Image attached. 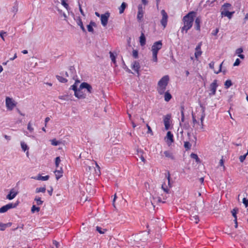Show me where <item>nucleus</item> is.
Listing matches in <instances>:
<instances>
[{"mask_svg":"<svg viewBox=\"0 0 248 248\" xmlns=\"http://www.w3.org/2000/svg\"><path fill=\"white\" fill-rule=\"evenodd\" d=\"M167 179L168 180V183L169 188H168V186L166 185V183L164 182L162 184L161 188L163 190V191L165 193V194H161L160 195L158 192L155 196H153V202H152V204L154 203H165V200L167 199L168 197L167 194H169L170 193V188L171 187V185L170 183V176L169 172H168V174L166 176Z\"/></svg>","mask_w":248,"mask_h":248,"instance_id":"obj_1","label":"nucleus"},{"mask_svg":"<svg viewBox=\"0 0 248 248\" xmlns=\"http://www.w3.org/2000/svg\"><path fill=\"white\" fill-rule=\"evenodd\" d=\"M196 15V13L195 12L191 11L183 17V26L180 28L182 33H186L188 31L192 28Z\"/></svg>","mask_w":248,"mask_h":248,"instance_id":"obj_2","label":"nucleus"},{"mask_svg":"<svg viewBox=\"0 0 248 248\" xmlns=\"http://www.w3.org/2000/svg\"><path fill=\"white\" fill-rule=\"evenodd\" d=\"M169 80L170 78L168 75L163 76L159 80L157 83V91L159 94L161 95L164 94Z\"/></svg>","mask_w":248,"mask_h":248,"instance_id":"obj_3","label":"nucleus"},{"mask_svg":"<svg viewBox=\"0 0 248 248\" xmlns=\"http://www.w3.org/2000/svg\"><path fill=\"white\" fill-rule=\"evenodd\" d=\"M162 47V43L161 41H156L153 44L151 49L153 54V62H157V54L158 51L161 49Z\"/></svg>","mask_w":248,"mask_h":248,"instance_id":"obj_4","label":"nucleus"},{"mask_svg":"<svg viewBox=\"0 0 248 248\" xmlns=\"http://www.w3.org/2000/svg\"><path fill=\"white\" fill-rule=\"evenodd\" d=\"M232 9V5L229 3H225L222 6V11L221 15L222 17L226 16L229 19H231L234 11L230 12L229 10Z\"/></svg>","mask_w":248,"mask_h":248,"instance_id":"obj_5","label":"nucleus"},{"mask_svg":"<svg viewBox=\"0 0 248 248\" xmlns=\"http://www.w3.org/2000/svg\"><path fill=\"white\" fill-rule=\"evenodd\" d=\"M161 14L162 16V18L160 20V23L161 25L163 26V29H165L167 25L168 20V15L167 13L166 12L165 10H162L161 11Z\"/></svg>","mask_w":248,"mask_h":248,"instance_id":"obj_6","label":"nucleus"},{"mask_svg":"<svg viewBox=\"0 0 248 248\" xmlns=\"http://www.w3.org/2000/svg\"><path fill=\"white\" fill-rule=\"evenodd\" d=\"M17 204L18 203H10L3 206L0 208V213H5L10 209L15 208Z\"/></svg>","mask_w":248,"mask_h":248,"instance_id":"obj_7","label":"nucleus"},{"mask_svg":"<svg viewBox=\"0 0 248 248\" xmlns=\"http://www.w3.org/2000/svg\"><path fill=\"white\" fill-rule=\"evenodd\" d=\"M5 103L7 109L10 110H12L16 106V104L13 101L12 99L9 97H6Z\"/></svg>","mask_w":248,"mask_h":248,"instance_id":"obj_8","label":"nucleus"},{"mask_svg":"<svg viewBox=\"0 0 248 248\" xmlns=\"http://www.w3.org/2000/svg\"><path fill=\"white\" fill-rule=\"evenodd\" d=\"M109 16L110 14L108 12H107L105 14L101 15L100 17L101 24L104 27L107 26Z\"/></svg>","mask_w":248,"mask_h":248,"instance_id":"obj_9","label":"nucleus"},{"mask_svg":"<svg viewBox=\"0 0 248 248\" xmlns=\"http://www.w3.org/2000/svg\"><path fill=\"white\" fill-rule=\"evenodd\" d=\"M217 81V79H215L213 82L210 85V91L211 93H209L210 95H215L216 93V90L218 86Z\"/></svg>","mask_w":248,"mask_h":248,"instance_id":"obj_10","label":"nucleus"},{"mask_svg":"<svg viewBox=\"0 0 248 248\" xmlns=\"http://www.w3.org/2000/svg\"><path fill=\"white\" fill-rule=\"evenodd\" d=\"M138 11L137 14V19L138 21L141 22L143 20V15H144V10L141 5H139L138 7Z\"/></svg>","mask_w":248,"mask_h":248,"instance_id":"obj_11","label":"nucleus"},{"mask_svg":"<svg viewBox=\"0 0 248 248\" xmlns=\"http://www.w3.org/2000/svg\"><path fill=\"white\" fill-rule=\"evenodd\" d=\"M170 114H167L164 118L163 121L166 130H168L170 128Z\"/></svg>","mask_w":248,"mask_h":248,"instance_id":"obj_12","label":"nucleus"},{"mask_svg":"<svg viewBox=\"0 0 248 248\" xmlns=\"http://www.w3.org/2000/svg\"><path fill=\"white\" fill-rule=\"evenodd\" d=\"M82 89L83 88H80V86L78 91L76 92V93H75V96L78 99H83L86 96V94L82 91Z\"/></svg>","mask_w":248,"mask_h":248,"instance_id":"obj_13","label":"nucleus"},{"mask_svg":"<svg viewBox=\"0 0 248 248\" xmlns=\"http://www.w3.org/2000/svg\"><path fill=\"white\" fill-rule=\"evenodd\" d=\"M202 45V43L200 42L198 44V45L197 46L196 48H195V58L198 59V58L202 55V51L201 50V46Z\"/></svg>","mask_w":248,"mask_h":248,"instance_id":"obj_14","label":"nucleus"},{"mask_svg":"<svg viewBox=\"0 0 248 248\" xmlns=\"http://www.w3.org/2000/svg\"><path fill=\"white\" fill-rule=\"evenodd\" d=\"M17 194L18 192L14 188H12L10 190L9 193L7 195L6 199L9 200H13L16 197Z\"/></svg>","mask_w":248,"mask_h":248,"instance_id":"obj_15","label":"nucleus"},{"mask_svg":"<svg viewBox=\"0 0 248 248\" xmlns=\"http://www.w3.org/2000/svg\"><path fill=\"white\" fill-rule=\"evenodd\" d=\"M80 88L86 89L88 93H91L92 92V87L87 82H82L80 84Z\"/></svg>","mask_w":248,"mask_h":248,"instance_id":"obj_16","label":"nucleus"},{"mask_svg":"<svg viewBox=\"0 0 248 248\" xmlns=\"http://www.w3.org/2000/svg\"><path fill=\"white\" fill-rule=\"evenodd\" d=\"M201 17L198 16L196 18L195 20V28L198 31L201 30Z\"/></svg>","mask_w":248,"mask_h":248,"instance_id":"obj_17","label":"nucleus"},{"mask_svg":"<svg viewBox=\"0 0 248 248\" xmlns=\"http://www.w3.org/2000/svg\"><path fill=\"white\" fill-rule=\"evenodd\" d=\"M132 68L133 70H134L135 72H136L138 74L139 73V70L140 68V65L138 62L135 61L133 63L132 65Z\"/></svg>","mask_w":248,"mask_h":248,"instance_id":"obj_18","label":"nucleus"},{"mask_svg":"<svg viewBox=\"0 0 248 248\" xmlns=\"http://www.w3.org/2000/svg\"><path fill=\"white\" fill-rule=\"evenodd\" d=\"M54 173L57 180L61 178L63 175V170L62 168L60 167L59 170H56L54 171Z\"/></svg>","mask_w":248,"mask_h":248,"instance_id":"obj_19","label":"nucleus"},{"mask_svg":"<svg viewBox=\"0 0 248 248\" xmlns=\"http://www.w3.org/2000/svg\"><path fill=\"white\" fill-rule=\"evenodd\" d=\"M140 43L141 46H144L146 44V38L142 31L140 37Z\"/></svg>","mask_w":248,"mask_h":248,"instance_id":"obj_20","label":"nucleus"},{"mask_svg":"<svg viewBox=\"0 0 248 248\" xmlns=\"http://www.w3.org/2000/svg\"><path fill=\"white\" fill-rule=\"evenodd\" d=\"M12 224V223L11 222H9L5 224L0 223V231H4L6 228L11 227Z\"/></svg>","mask_w":248,"mask_h":248,"instance_id":"obj_21","label":"nucleus"},{"mask_svg":"<svg viewBox=\"0 0 248 248\" xmlns=\"http://www.w3.org/2000/svg\"><path fill=\"white\" fill-rule=\"evenodd\" d=\"M49 178V175H46V176H42L40 175H38L36 177H32V178L34 179H36V180H42V181H46Z\"/></svg>","mask_w":248,"mask_h":248,"instance_id":"obj_22","label":"nucleus"},{"mask_svg":"<svg viewBox=\"0 0 248 248\" xmlns=\"http://www.w3.org/2000/svg\"><path fill=\"white\" fill-rule=\"evenodd\" d=\"M164 154L166 157L170 158L172 160L174 159V155L171 152L169 151H166L164 152Z\"/></svg>","mask_w":248,"mask_h":248,"instance_id":"obj_23","label":"nucleus"},{"mask_svg":"<svg viewBox=\"0 0 248 248\" xmlns=\"http://www.w3.org/2000/svg\"><path fill=\"white\" fill-rule=\"evenodd\" d=\"M164 93V99L166 102H169L171 98H172V96L170 93L168 92H165Z\"/></svg>","mask_w":248,"mask_h":248,"instance_id":"obj_24","label":"nucleus"},{"mask_svg":"<svg viewBox=\"0 0 248 248\" xmlns=\"http://www.w3.org/2000/svg\"><path fill=\"white\" fill-rule=\"evenodd\" d=\"M126 6H127V5L125 2H123L122 3L121 6L119 8V13L120 14H122L124 13Z\"/></svg>","mask_w":248,"mask_h":248,"instance_id":"obj_25","label":"nucleus"},{"mask_svg":"<svg viewBox=\"0 0 248 248\" xmlns=\"http://www.w3.org/2000/svg\"><path fill=\"white\" fill-rule=\"evenodd\" d=\"M167 138L170 140V143L173 142V135L170 131H168L167 133Z\"/></svg>","mask_w":248,"mask_h":248,"instance_id":"obj_26","label":"nucleus"},{"mask_svg":"<svg viewBox=\"0 0 248 248\" xmlns=\"http://www.w3.org/2000/svg\"><path fill=\"white\" fill-rule=\"evenodd\" d=\"M46 190V186L37 187L35 189V192L38 193L40 192L45 193Z\"/></svg>","mask_w":248,"mask_h":248,"instance_id":"obj_27","label":"nucleus"},{"mask_svg":"<svg viewBox=\"0 0 248 248\" xmlns=\"http://www.w3.org/2000/svg\"><path fill=\"white\" fill-rule=\"evenodd\" d=\"M34 201L36 202V204L37 205H42L44 202L43 201L41 200V198L38 196L35 197V198H34Z\"/></svg>","mask_w":248,"mask_h":248,"instance_id":"obj_28","label":"nucleus"},{"mask_svg":"<svg viewBox=\"0 0 248 248\" xmlns=\"http://www.w3.org/2000/svg\"><path fill=\"white\" fill-rule=\"evenodd\" d=\"M232 82L231 80L228 79L225 82L224 86L226 89H228L232 85Z\"/></svg>","mask_w":248,"mask_h":248,"instance_id":"obj_29","label":"nucleus"},{"mask_svg":"<svg viewBox=\"0 0 248 248\" xmlns=\"http://www.w3.org/2000/svg\"><path fill=\"white\" fill-rule=\"evenodd\" d=\"M184 147L186 150L188 151L190 149L191 147V144L188 141H185L184 142Z\"/></svg>","mask_w":248,"mask_h":248,"instance_id":"obj_30","label":"nucleus"},{"mask_svg":"<svg viewBox=\"0 0 248 248\" xmlns=\"http://www.w3.org/2000/svg\"><path fill=\"white\" fill-rule=\"evenodd\" d=\"M62 4L65 8L67 10L70 9L68 4L66 2V0H61Z\"/></svg>","mask_w":248,"mask_h":248,"instance_id":"obj_31","label":"nucleus"},{"mask_svg":"<svg viewBox=\"0 0 248 248\" xmlns=\"http://www.w3.org/2000/svg\"><path fill=\"white\" fill-rule=\"evenodd\" d=\"M96 230L100 234H104L107 231L106 229H102L101 227L97 226Z\"/></svg>","mask_w":248,"mask_h":248,"instance_id":"obj_32","label":"nucleus"},{"mask_svg":"<svg viewBox=\"0 0 248 248\" xmlns=\"http://www.w3.org/2000/svg\"><path fill=\"white\" fill-rule=\"evenodd\" d=\"M56 78L57 79L62 83H66L67 81V80L65 78L62 76H57Z\"/></svg>","mask_w":248,"mask_h":248,"instance_id":"obj_33","label":"nucleus"},{"mask_svg":"<svg viewBox=\"0 0 248 248\" xmlns=\"http://www.w3.org/2000/svg\"><path fill=\"white\" fill-rule=\"evenodd\" d=\"M237 211H238V209H233L232 211V216L234 217V220L236 221V222L237 223V216H236V214H237Z\"/></svg>","mask_w":248,"mask_h":248,"instance_id":"obj_34","label":"nucleus"},{"mask_svg":"<svg viewBox=\"0 0 248 248\" xmlns=\"http://www.w3.org/2000/svg\"><path fill=\"white\" fill-rule=\"evenodd\" d=\"M40 207H37L35 205H33L31 209V211L32 213H34L35 211L38 212L40 211Z\"/></svg>","mask_w":248,"mask_h":248,"instance_id":"obj_35","label":"nucleus"},{"mask_svg":"<svg viewBox=\"0 0 248 248\" xmlns=\"http://www.w3.org/2000/svg\"><path fill=\"white\" fill-rule=\"evenodd\" d=\"M91 24H93V25H94L95 23L94 22H91L90 23V24L87 25L88 31L89 32H93V29L92 26L91 25Z\"/></svg>","mask_w":248,"mask_h":248,"instance_id":"obj_36","label":"nucleus"},{"mask_svg":"<svg viewBox=\"0 0 248 248\" xmlns=\"http://www.w3.org/2000/svg\"><path fill=\"white\" fill-rule=\"evenodd\" d=\"M78 24L80 26V28L83 31H86L84 27L83 24L81 19L79 20V21L78 22Z\"/></svg>","mask_w":248,"mask_h":248,"instance_id":"obj_37","label":"nucleus"},{"mask_svg":"<svg viewBox=\"0 0 248 248\" xmlns=\"http://www.w3.org/2000/svg\"><path fill=\"white\" fill-rule=\"evenodd\" d=\"M190 156L192 158L195 159L196 162H199L200 161V159L197 154L192 153Z\"/></svg>","mask_w":248,"mask_h":248,"instance_id":"obj_38","label":"nucleus"},{"mask_svg":"<svg viewBox=\"0 0 248 248\" xmlns=\"http://www.w3.org/2000/svg\"><path fill=\"white\" fill-rule=\"evenodd\" d=\"M21 146L22 150L24 151H25L26 150L28 149L27 145L24 142H21Z\"/></svg>","mask_w":248,"mask_h":248,"instance_id":"obj_39","label":"nucleus"},{"mask_svg":"<svg viewBox=\"0 0 248 248\" xmlns=\"http://www.w3.org/2000/svg\"><path fill=\"white\" fill-rule=\"evenodd\" d=\"M190 219L192 221H194V222L196 224H197L199 221V219L197 216H194L193 217H192Z\"/></svg>","mask_w":248,"mask_h":248,"instance_id":"obj_40","label":"nucleus"},{"mask_svg":"<svg viewBox=\"0 0 248 248\" xmlns=\"http://www.w3.org/2000/svg\"><path fill=\"white\" fill-rule=\"evenodd\" d=\"M204 117H205V114L204 113V111H203V113L201 117V118H200V120H201V125H202V129L203 128V120L204 119Z\"/></svg>","mask_w":248,"mask_h":248,"instance_id":"obj_41","label":"nucleus"},{"mask_svg":"<svg viewBox=\"0 0 248 248\" xmlns=\"http://www.w3.org/2000/svg\"><path fill=\"white\" fill-rule=\"evenodd\" d=\"M109 54H110V57L111 59V61L112 62L115 63L116 62V57L115 56L113 55V53L111 52V51L109 52Z\"/></svg>","mask_w":248,"mask_h":248,"instance_id":"obj_42","label":"nucleus"},{"mask_svg":"<svg viewBox=\"0 0 248 248\" xmlns=\"http://www.w3.org/2000/svg\"><path fill=\"white\" fill-rule=\"evenodd\" d=\"M60 162H61L60 157L59 156L55 158V166H56V168L59 167V165Z\"/></svg>","mask_w":248,"mask_h":248,"instance_id":"obj_43","label":"nucleus"},{"mask_svg":"<svg viewBox=\"0 0 248 248\" xmlns=\"http://www.w3.org/2000/svg\"><path fill=\"white\" fill-rule=\"evenodd\" d=\"M132 56L135 59H137L138 58V51L135 49H134L132 51Z\"/></svg>","mask_w":248,"mask_h":248,"instance_id":"obj_44","label":"nucleus"},{"mask_svg":"<svg viewBox=\"0 0 248 248\" xmlns=\"http://www.w3.org/2000/svg\"><path fill=\"white\" fill-rule=\"evenodd\" d=\"M50 141H51V144L54 146H57V145H59L60 143V142L57 141L55 139H54L51 140Z\"/></svg>","mask_w":248,"mask_h":248,"instance_id":"obj_45","label":"nucleus"},{"mask_svg":"<svg viewBox=\"0 0 248 248\" xmlns=\"http://www.w3.org/2000/svg\"><path fill=\"white\" fill-rule=\"evenodd\" d=\"M71 89L74 91V94L78 91V89L76 83L71 86Z\"/></svg>","mask_w":248,"mask_h":248,"instance_id":"obj_46","label":"nucleus"},{"mask_svg":"<svg viewBox=\"0 0 248 248\" xmlns=\"http://www.w3.org/2000/svg\"><path fill=\"white\" fill-rule=\"evenodd\" d=\"M27 128L31 132H32L33 131V128L31 126L30 122H29L28 124Z\"/></svg>","mask_w":248,"mask_h":248,"instance_id":"obj_47","label":"nucleus"},{"mask_svg":"<svg viewBox=\"0 0 248 248\" xmlns=\"http://www.w3.org/2000/svg\"><path fill=\"white\" fill-rule=\"evenodd\" d=\"M246 156H247V154L244 155H241L239 157V160H240V162H243L244 161V160L245 159Z\"/></svg>","mask_w":248,"mask_h":248,"instance_id":"obj_48","label":"nucleus"},{"mask_svg":"<svg viewBox=\"0 0 248 248\" xmlns=\"http://www.w3.org/2000/svg\"><path fill=\"white\" fill-rule=\"evenodd\" d=\"M243 202L245 204V206L247 207L248 206V200H247L246 198H244L243 199Z\"/></svg>","mask_w":248,"mask_h":248,"instance_id":"obj_49","label":"nucleus"},{"mask_svg":"<svg viewBox=\"0 0 248 248\" xmlns=\"http://www.w3.org/2000/svg\"><path fill=\"white\" fill-rule=\"evenodd\" d=\"M222 63L223 62H222L220 65H219V69H218V71H215L214 70V73H216V74H218L219 73H220L221 71V67H222Z\"/></svg>","mask_w":248,"mask_h":248,"instance_id":"obj_50","label":"nucleus"},{"mask_svg":"<svg viewBox=\"0 0 248 248\" xmlns=\"http://www.w3.org/2000/svg\"><path fill=\"white\" fill-rule=\"evenodd\" d=\"M240 61L239 60V59H236V60H235L234 63H233V66H238L240 64Z\"/></svg>","mask_w":248,"mask_h":248,"instance_id":"obj_51","label":"nucleus"},{"mask_svg":"<svg viewBox=\"0 0 248 248\" xmlns=\"http://www.w3.org/2000/svg\"><path fill=\"white\" fill-rule=\"evenodd\" d=\"M192 121H193V124L194 125H195L196 124L198 123V122L196 119V117L193 114H192Z\"/></svg>","mask_w":248,"mask_h":248,"instance_id":"obj_52","label":"nucleus"},{"mask_svg":"<svg viewBox=\"0 0 248 248\" xmlns=\"http://www.w3.org/2000/svg\"><path fill=\"white\" fill-rule=\"evenodd\" d=\"M214 65H215V62H211L209 63V66L211 69L214 70Z\"/></svg>","mask_w":248,"mask_h":248,"instance_id":"obj_53","label":"nucleus"},{"mask_svg":"<svg viewBox=\"0 0 248 248\" xmlns=\"http://www.w3.org/2000/svg\"><path fill=\"white\" fill-rule=\"evenodd\" d=\"M218 31H219L218 29H216L215 30L213 31V32H212V34L213 35H216L218 33Z\"/></svg>","mask_w":248,"mask_h":248,"instance_id":"obj_54","label":"nucleus"},{"mask_svg":"<svg viewBox=\"0 0 248 248\" xmlns=\"http://www.w3.org/2000/svg\"><path fill=\"white\" fill-rule=\"evenodd\" d=\"M146 126L148 128V132L147 133H151L152 134H153V132H152V129H151V127L148 124H146Z\"/></svg>","mask_w":248,"mask_h":248,"instance_id":"obj_55","label":"nucleus"},{"mask_svg":"<svg viewBox=\"0 0 248 248\" xmlns=\"http://www.w3.org/2000/svg\"><path fill=\"white\" fill-rule=\"evenodd\" d=\"M6 34V32L2 31L0 32V36L3 41H4V34Z\"/></svg>","mask_w":248,"mask_h":248,"instance_id":"obj_56","label":"nucleus"},{"mask_svg":"<svg viewBox=\"0 0 248 248\" xmlns=\"http://www.w3.org/2000/svg\"><path fill=\"white\" fill-rule=\"evenodd\" d=\"M243 52V49L241 48H239L237 49L236 51V53L238 54H241Z\"/></svg>","mask_w":248,"mask_h":248,"instance_id":"obj_57","label":"nucleus"},{"mask_svg":"<svg viewBox=\"0 0 248 248\" xmlns=\"http://www.w3.org/2000/svg\"><path fill=\"white\" fill-rule=\"evenodd\" d=\"M181 114V122H184L185 121L184 112H182Z\"/></svg>","mask_w":248,"mask_h":248,"instance_id":"obj_58","label":"nucleus"},{"mask_svg":"<svg viewBox=\"0 0 248 248\" xmlns=\"http://www.w3.org/2000/svg\"><path fill=\"white\" fill-rule=\"evenodd\" d=\"M219 165L221 166H223L224 168L225 167L224 166V161H223V160L222 158L221 159H220L219 161Z\"/></svg>","mask_w":248,"mask_h":248,"instance_id":"obj_59","label":"nucleus"},{"mask_svg":"<svg viewBox=\"0 0 248 248\" xmlns=\"http://www.w3.org/2000/svg\"><path fill=\"white\" fill-rule=\"evenodd\" d=\"M50 120V118L47 117H46V119H45V126H46V124H47V123Z\"/></svg>","mask_w":248,"mask_h":248,"instance_id":"obj_60","label":"nucleus"},{"mask_svg":"<svg viewBox=\"0 0 248 248\" xmlns=\"http://www.w3.org/2000/svg\"><path fill=\"white\" fill-rule=\"evenodd\" d=\"M79 11H80V12L82 16H84L85 15H84V12H83V10L82 9V8H81L80 6H79Z\"/></svg>","mask_w":248,"mask_h":248,"instance_id":"obj_61","label":"nucleus"},{"mask_svg":"<svg viewBox=\"0 0 248 248\" xmlns=\"http://www.w3.org/2000/svg\"><path fill=\"white\" fill-rule=\"evenodd\" d=\"M47 192H48V193L49 195L50 196H51V195H52V194L53 188H51V189H50V190H47Z\"/></svg>","mask_w":248,"mask_h":248,"instance_id":"obj_62","label":"nucleus"},{"mask_svg":"<svg viewBox=\"0 0 248 248\" xmlns=\"http://www.w3.org/2000/svg\"><path fill=\"white\" fill-rule=\"evenodd\" d=\"M16 58H17L16 53H15V55H14V56H13V58H10V61H13L14 60H15Z\"/></svg>","mask_w":248,"mask_h":248,"instance_id":"obj_63","label":"nucleus"},{"mask_svg":"<svg viewBox=\"0 0 248 248\" xmlns=\"http://www.w3.org/2000/svg\"><path fill=\"white\" fill-rule=\"evenodd\" d=\"M142 2L144 5H146L148 3V1L146 0H142Z\"/></svg>","mask_w":248,"mask_h":248,"instance_id":"obj_64","label":"nucleus"}]
</instances>
